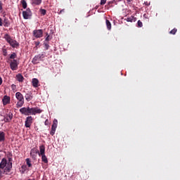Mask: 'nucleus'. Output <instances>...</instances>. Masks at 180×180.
I'll use <instances>...</instances> for the list:
<instances>
[{"instance_id": "24", "label": "nucleus", "mask_w": 180, "mask_h": 180, "mask_svg": "<svg viewBox=\"0 0 180 180\" xmlns=\"http://www.w3.org/2000/svg\"><path fill=\"white\" fill-rule=\"evenodd\" d=\"M56 129H57V128H56L54 127H51V130L50 131L51 136H53V134H56Z\"/></svg>"}, {"instance_id": "20", "label": "nucleus", "mask_w": 180, "mask_h": 180, "mask_svg": "<svg viewBox=\"0 0 180 180\" xmlns=\"http://www.w3.org/2000/svg\"><path fill=\"white\" fill-rule=\"evenodd\" d=\"M5 141V132L0 131V143Z\"/></svg>"}, {"instance_id": "35", "label": "nucleus", "mask_w": 180, "mask_h": 180, "mask_svg": "<svg viewBox=\"0 0 180 180\" xmlns=\"http://www.w3.org/2000/svg\"><path fill=\"white\" fill-rule=\"evenodd\" d=\"M3 53H4V56H8V52H7L6 49H4Z\"/></svg>"}, {"instance_id": "2", "label": "nucleus", "mask_w": 180, "mask_h": 180, "mask_svg": "<svg viewBox=\"0 0 180 180\" xmlns=\"http://www.w3.org/2000/svg\"><path fill=\"white\" fill-rule=\"evenodd\" d=\"M41 112H43V110L37 107V108L23 107L20 109V112L22 115H25V116H30V115H37V113H41Z\"/></svg>"}, {"instance_id": "23", "label": "nucleus", "mask_w": 180, "mask_h": 180, "mask_svg": "<svg viewBox=\"0 0 180 180\" xmlns=\"http://www.w3.org/2000/svg\"><path fill=\"white\" fill-rule=\"evenodd\" d=\"M41 0H32V5H40Z\"/></svg>"}, {"instance_id": "19", "label": "nucleus", "mask_w": 180, "mask_h": 180, "mask_svg": "<svg viewBox=\"0 0 180 180\" xmlns=\"http://www.w3.org/2000/svg\"><path fill=\"white\" fill-rule=\"evenodd\" d=\"M11 25V22H9V20L8 18H5L4 20V26L5 27H8V26Z\"/></svg>"}, {"instance_id": "7", "label": "nucleus", "mask_w": 180, "mask_h": 180, "mask_svg": "<svg viewBox=\"0 0 180 180\" xmlns=\"http://www.w3.org/2000/svg\"><path fill=\"white\" fill-rule=\"evenodd\" d=\"M46 147L44 145L39 146V157H41V158H46Z\"/></svg>"}, {"instance_id": "39", "label": "nucleus", "mask_w": 180, "mask_h": 180, "mask_svg": "<svg viewBox=\"0 0 180 180\" xmlns=\"http://www.w3.org/2000/svg\"><path fill=\"white\" fill-rule=\"evenodd\" d=\"M2 82H3L2 77H0V85H2Z\"/></svg>"}, {"instance_id": "11", "label": "nucleus", "mask_w": 180, "mask_h": 180, "mask_svg": "<svg viewBox=\"0 0 180 180\" xmlns=\"http://www.w3.org/2000/svg\"><path fill=\"white\" fill-rule=\"evenodd\" d=\"M13 119V114L12 112H9L5 117L4 121L5 123H9Z\"/></svg>"}, {"instance_id": "27", "label": "nucleus", "mask_w": 180, "mask_h": 180, "mask_svg": "<svg viewBox=\"0 0 180 180\" xmlns=\"http://www.w3.org/2000/svg\"><path fill=\"white\" fill-rule=\"evenodd\" d=\"M176 32H178V30H176V28H174L173 30H172L170 32H169V34H175L176 33Z\"/></svg>"}, {"instance_id": "32", "label": "nucleus", "mask_w": 180, "mask_h": 180, "mask_svg": "<svg viewBox=\"0 0 180 180\" xmlns=\"http://www.w3.org/2000/svg\"><path fill=\"white\" fill-rule=\"evenodd\" d=\"M138 27H143V22L141 20H138Z\"/></svg>"}, {"instance_id": "37", "label": "nucleus", "mask_w": 180, "mask_h": 180, "mask_svg": "<svg viewBox=\"0 0 180 180\" xmlns=\"http://www.w3.org/2000/svg\"><path fill=\"white\" fill-rule=\"evenodd\" d=\"M41 162H43V163L47 164L48 163V159H41Z\"/></svg>"}, {"instance_id": "22", "label": "nucleus", "mask_w": 180, "mask_h": 180, "mask_svg": "<svg viewBox=\"0 0 180 180\" xmlns=\"http://www.w3.org/2000/svg\"><path fill=\"white\" fill-rule=\"evenodd\" d=\"M22 6L24 9H26L27 8V3H26V1L22 0L21 1Z\"/></svg>"}, {"instance_id": "41", "label": "nucleus", "mask_w": 180, "mask_h": 180, "mask_svg": "<svg viewBox=\"0 0 180 180\" xmlns=\"http://www.w3.org/2000/svg\"><path fill=\"white\" fill-rule=\"evenodd\" d=\"M35 44L36 46H39V44H40V42H36Z\"/></svg>"}, {"instance_id": "15", "label": "nucleus", "mask_w": 180, "mask_h": 180, "mask_svg": "<svg viewBox=\"0 0 180 180\" xmlns=\"http://www.w3.org/2000/svg\"><path fill=\"white\" fill-rule=\"evenodd\" d=\"M32 82V86H34V88H37L39 86V79L36 78H33Z\"/></svg>"}, {"instance_id": "26", "label": "nucleus", "mask_w": 180, "mask_h": 180, "mask_svg": "<svg viewBox=\"0 0 180 180\" xmlns=\"http://www.w3.org/2000/svg\"><path fill=\"white\" fill-rule=\"evenodd\" d=\"M26 165H27V167H32V165L31 164V160H29V159H26Z\"/></svg>"}, {"instance_id": "1", "label": "nucleus", "mask_w": 180, "mask_h": 180, "mask_svg": "<svg viewBox=\"0 0 180 180\" xmlns=\"http://www.w3.org/2000/svg\"><path fill=\"white\" fill-rule=\"evenodd\" d=\"M9 160H6V159H2L1 162H0V177L4 174H8L12 169V159H8Z\"/></svg>"}, {"instance_id": "9", "label": "nucleus", "mask_w": 180, "mask_h": 180, "mask_svg": "<svg viewBox=\"0 0 180 180\" xmlns=\"http://www.w3.org/2000/svg\"><path fill=\"white\" fill-rule=\"evenodd\" d=\"M32 123H33V117L29 116L26 118L25 126V127H30L32 126Z\"/></svg>"}, {"instance_id": "12", "label": "nucleus", "mask_w": 180, "mask_h": 180, "mask_svg": "<svg viewBox=\"0 0 180 180\" xmlns=\"http://www.w3.org/2000/svg\"><path fill=\"white\" fill-rule=\"evenodd\" d=\"M25 98L27 102H30V101H32V99H33V96H32V91H29L28 93H27L25 96Z\"/></svg>"}, {"instance_id": "4", "label": "nucleus", "mask_w": 180, "mask_h": 180, "mask_svg": "<svg viewBox=\"0 0 180 180\" xmlns=\"http://www.w3.org/2000/svg\"><path fill=\"white\" fill-rule=\"evenodd\" d=\"M41 58H44V54L35 56L32 60V64H39V62L41 61Z\"/></svg>"}, {"instance_id": "8", "label": "nucleus", "mask_w": 180, "mask_h": 180, "mask_svg": "<svg viewBox=\"0 0 180 180\" xmlns=\"http://www.w3.org/2000/svg\"><path fill=\"white\" fill-rule=\"evenodd\" d=\"M22 16L24 19H30L32 16V11H30V8H27L25 11H23Z\"/></svg>"}, {"instance_id": "28", "label": "nucleus", "mask_w": 180, "mask_h": 180, "mask_svg": "<svg viewBox=\"0 0 180 180\" xmlns=\"http://www.w3.org/2000/svg\"><path fill=\"white\" fill-rule=\"evenodd\" d=\"M16 57H17V55H16L15 53H13L10 56V58H11V60H15V58H16Z\"/></svg>"}, {"instance_id": "25", "label": "nucleus", "mask_w": 180, "mask_h": 180, "mask_svg": "<svg viewBox=\"0 0 180 180\" xmlns=\"http://www.w3.org/2000/svg\"><path fill=\"white\" fill-rule=\"evenodd\" d=\"M58 124V121L57 120H54L53 122L52 127H55L57 129V124Z\"/></svg>"}, {"instance_id": "29", "label": "nucleus", "mask_w": 180, "mask_h": 180, "mask_svg": "<svg viewBox=\"0 0 180 180\" xmlns=\"http://www.w3.org/2000/svg\"><path fill=\"white\" fill-rule=\"evenodd\" d=\"M46 37L45 39V41H50V40L51 39V37H50V35H49V33H46Z\"/></svg>"}, {"instance_id": "14", "label": "nucleus", "mask_w": 180, "mask_h": 180, "mask_svg": "<svg viewBox=\"0 0 180 180\" xmlns=\"http://www.w3.org/2000/svg\"><path fill=\"white\" fill-rule=\"evenodd\" d=\"M9 44L11 46V47H13V49H18V47H19V42H18L16 40L13 39L11 43Z\"/></svg>"}, {"instance_id": "3", "label": "nucleus", "mask_w": 180, "mask_h": 180, "mask_svg": "<svg viewBox=\"0 0 180 180\" xmlns=\"http://www.w3.org/2000/svg\"><path fill=\"white\" fill-rule=\"evenodd\" d=\"M15 98L18 101L16 103V108H22V106L25 105V97L23 96V94L18 91L15 94Z\"/></svg>"}, {"instance_id": "43", "label": "nucleus", "mask_w": 180, "mask_h": 180, "mask_svg": "<svg viewBox=\"0 0 180 180\" xmlns=\"http://www.w3.org/2000/svg\"><path fill=\"white\" fill-rule=\"evenodd\" d=\"M127 2H130V0H127Z\"/></svg>"}, {"instance_id": "38", "label": "nucleus", "mask_w": 180, "mask_h": 180, "mask_svg": "<svg viewBox=\"0 0 180 180\" xmlns=\"http://www.w3.org/2000/svg\"><path fill=\"white\" fill-rule=\"evenodd\" d=\"M106 4V0H101V5H105Z\"/></svg>"}, {"instance_id": "30", "label": "nucleus", "mask_w": 180, "mask_h": 180, "mask_svg": "<svg viewBox=\"0 0 180 180\" xmlns=\"http://www.w3.org/2000/svg\"><path fill=\"white\" fill-rule=\"evenodd\" d=\"M46 9H43V8L40 9V13H41V15H43V16H44V15H46Z\"/></svg>"}, {"instance_id": "16", "label": "nucleus", "mask_w": 180, "mask_h": 180, "mask_svg": "<svg viewBox=\"0 0 180 180\" xmlns=\"http://www.w3.org/2000/svg\"><path fill=\"white\" fill-rule=\"evenodd\" d=\"M16 79H17V81H18V82H23L25 77H23V75H22V74H18L16 75Z\"/></svg>"}, {"instance_id": "18", "label": "nucleus", "mask_w": 180, "mask_h": 180, "mask_svg": "<svg viewBox=\"0 0 180 180\" xmlns=\"http://www.w3.org/2000/svg\"><path fill=\"white\" fill-rule=\"evenodd\" d=\"M125 20H127V22H136L137 19L134 18V16H131L129 18H126Z\"/></svg>"}, {"instance_id": "31", "label": "nucleus", "mask_w": 180, "mask_h": 180, "mask_svg": "<svg viewBox=\"0 0 180 180\" xmlns=\"http://www.w3.org/2000/svg\"><path fill=\"white\" fill-rule=\"evenodd\" d=\"M44 48L46 49V50H49V49L50 47V45H49V43L44 42Z\"/></svg>"}, {"instance_id": "42", "label": "nucleus", "mask_w": 180, "mask_h": 180, "mask_svg": "<svg viewBox=\"0 0 180 180\" xmlns=\"http://www.w3.org/2000/svg\"><path fill=\"white\" fill-rule=\"evenodd\" d=\"M62 12H64V10H61V11H60V13H61Z\"/></svg>"}, {"instance_id": "40", "label": "nucleus", "mask_w": 180, "mask_h": 180, "mask_svg": "<svg viewBox=\"0 0 180 180\" xmlns=\"http://www.w3.org/2000/svg\"><path fill=\"white\" fill-rule=\"evenodd\" d=\"M0 26H2V18H0Z\"/></svg>"}, {"instance_id": "10", "label": "nucleus", "mask_w": 180, "mask_h": 180, "mask_svg": "<svg viewBox=\"0 0 180 180\" xmlns=\"http://www.w3.org/2000/svg\"><path fill=\"white\" fill-rule=\"evenodd\" d=\"M2 103L4 106H6V105H9V103H11V96H4L2 98Z\"/></svg>"}, {"instance_id": "6", "label": "nucleus", "mask_w": 180, "mask_h": 180, "mask_svg": "<svg viewBox=\"0 0 180 180\" xmlns=\"http://www.w3.org/2000/svg\"><path fill=\"white\" fill-rule=\"evenodd\" d=\"M32 34L35 39H40L43 37V30H35L33 31Z\"/></svg>"}, {"instance_id": "13", "label": "nucleus", "mask_w": 180, "mask_h": 180, "mask_svg": "<svg viewBox=\"0 0 180 180\" xmlns=\"http://www.w3.org/2000/svg\"><path fill=\"white\" fill-rule=\"evenodd\" d=\"M30 154L32 158H34L35 157H37V155H39V150H37V148H34L31 150Z\"/></svg>"}, {"instance_id": "17", "label": "nucleus", "mask_w": 180, "mask_h": 180, "mask_svg": "<svg viewBox=\"0 0 180 180\" xmlns=\"http://www.w3.org/2000/svg\"><path fill=\"white\" fill-rule=\"evenodd\" d=\"M4 39L6 40L7 43H8L9 44L11 43V41L13 40L12 39V38H11V35L6 34L4 35Z\"/></svg>"}, {"instance_id": "21", "label": "nucleus", "mask_w": 180, "mask_h": 180, "mask_svg": "<svg viewBox=\"0 0 180 180\" xmlns=\"http://www.w3.org/2000/svg\"><path fill=\"white\" fill-rule=\"evenodd\" d=\"M105 23L108 30H110V29H112V24L110 23V21H109V20H106Z\"/></svg>"}, {"instance_id": "36", "label": "nucleus", "mask_w": 180, "mask_h": 180, "mask_svg": "<svg viewBox=\"0 0 180 180\" xmlns=\"http://www.w3.org/2000/svg\"><path fill=\"white\" fill-rule=\"evenodd\" d=\"M44 124L45 126H49V124H50V122H49V120H46Z\"/></svg>"}, {"instance_id": "5", "label": "nucleus", "mask_w": 180, "mask_h": 180, "mask_svg": "<svg viewBox=\"0 0 180 180\" xmlns=\"http://www.w3.org/2000/svg\"><path fill=\"white\" fill-rule=\"evenodd\" d=\"M18 65L19 63H18V60L15 59L11 60L10 63V68L12 70V71H16V70L18 68Z\"/></svg>"}, {"instance_id": "33", "label": "nucleus", "mask_w": 180, "mask_h": 180, "mask_svg": "<svg viewBox=\"0 0 180 180\" xmlns=\"http://www.w3.org/2000/svg\"><path fill=\"white\" fill-rule=\"evenodd\" d=\"M11 89H12V91H16V85L12 84L11 85Z\"/></svg>"}, {"instance_id": "34", "label": "nucleus", "mask_w": 180, "mask_h": 180, "mask_svg": "<svg viewBox=\"0 0 180 180\" xmlns=\"http://www.w3.org/2000/svg\"><path fill=\"white\" fill-rule=\"evenodd\" d=\"M2 5H4V4H2V1H0V11L2 12L4 8L2 7Z\"/></svg>"}]
</instances>
